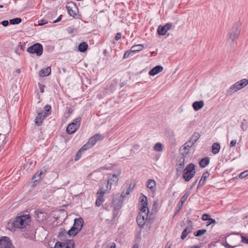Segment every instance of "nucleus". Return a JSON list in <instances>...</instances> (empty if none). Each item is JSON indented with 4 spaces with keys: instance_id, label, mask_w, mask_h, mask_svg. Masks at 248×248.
Wrapping results in <instances>:
<instances>
[{
    "instance_id": "f257e3e1",
    "label": "nucleus",
    "mask_w": 248,
    "mask_h": 248,
    "mask_svg": "<svg viewBox=\"0 0 248 248\" xmlns=\"http://www.w3.org/2000/svg\"><path fill=\"white\" fill-rule=\"evenodd\" d=\"M31 222V217L29 214L16 217L13 222L15 228L23 229L29 225Z\"/></svg>"
},
{
    "instance_id": "4468645a",
    "label": "nucleus",
    "mask_w": 248,
    "mask_h": 248,
    "mask_svg": "<svg viewBox=\"0 0 248 248\" xmlns=\"http://www.w3.org/2000/svg\"><path fill=\"white\" fill-rule=\"evenodd\" d=\"M46 117V115H44L43 112H38L35 119V124L37 126H40L43 121Z\"/></svg>"
},
{
    "instance_id": "a19ab883",
    "label": "nucleus",
    "mask_w": 248,
    "mask_h": 248,
    "mask_svg": "<svg viewBox=\"0 0 248 248\" xmlns=\"http://www.w3.org/2000/svg\"><path fill=\"white\" fill-rule=\"evenodd\" d=\"M110 189H107V185L106 186V188H104V187H100L96 194H100V192H103V195L107 193V191H109Z\"/></svg>"
},
{
    "instance_id": "9b49d317",
    "label": "nucleus",
    "mask_w": 248,
    "mask_h": 248,
    "mask_svg": "<svg viewBox=\"0 0 248 248\" xmlns=\"http://www.w3.org/2000/svg\"><path fill=\"white\" fill-rule=\"evenodd\" d=\"M66 7L70 16L75 17L77 16L78 9L74 2H68Z\"/></svg>"
},
{
    "instance_id": "4be33fe9",
    "label": "nucleus",
    "mask_w": 248,
    "mask_h": 248,
    "mask_svg": "<svg viewBox=\"0 0 248 248\" xmlns=\"http://www.w3.org/2000/svg\"><path fill=\"white\" fill-rule=\"evenodd\" d=\"M192 230V226H187L186 229L183 231L181 238L182 240H184L187 235L191 232Z\"/></svg>"
},
{
    "instance_id": "39448f33",
    "label": "nucleus",
    "mask_w": 248,
    "mask_h": 248,
    "mask_svg": "<svg viewBox=\"0 0 248 248\" xmlns=\"http://www.w3.org/2000/svg\"><path fill=\"white\" fill-rule=\"evenodd\" d=\"M81 120V118L80 117L76 118L68 124L66 130L67 134H73L79 128L80 125Z\"/></svg>"
},
{
    "instance_id": "37998d69",
    "label": "nucleus",
    "mask_w": 248,
    "mask_h": 248,
    "mask_svg": "<svg viewBox=\"0 0 248 248\" xmlns=\"http://www.w3.org/2000/svg\"><path fill=\"white\" fill-rule=\"evenodd\" d=\"M92 147L87 142L79 150L82 152L86 151Z\"/></svg>"
},
{
    "instance_id": "aec40b11",
    "label": "nucleus",
    "mask_w": 248,
    "mask_h": 248,
    "mask_svg": "<svg viewBox=\"0 0 248 248\" xmlns=\"http://www.w3.org/2000/svg\"><path fill=\"white\" fill-rule=\"evenodd\" d=\"M204 105V102L202 100L195 101L192 104V107L195 111H198L201 109Z\"/></svg>"
},
{
    "instance_id": "052dcab7",
    "label": "nucleus",
    "mask_w": 248,
    "mask_h": 248,
    "mask_svg": "<svg viewBox=\"0 0 248 248\" xmlns=\"http://www.w3.org/2000/svg\"><path fill=\"white\" fill-rule=\"evenodd\" d=\"M121 36H122V34L120 32H118L116 34V35L115 36V39L116 40L118 41L121 39Z\"/></svg>"
},
{
    "instance_id": "f704fd0d",
    "label": "nucleus",
    "mask_w": 248,
    "mask_h": 248,
    "mask_svg": "<svg viewBox=\"0 0 248 248\" xmlns=\"http://www.w3.org/2000/svg\"><path fill=\"white\" fill-rule=\"evenodd\" d=\"M41 172H38V171L34 174L33 177L32 178V180L33 182L35 183L36 182H37L39 181L41 178Z\"/></svg>"
},
{
    "instance_id": "b1692460",
    "label": "nucleus",
    "mask_w": 248,
    "mask_h": 248,
    "mask_svg": "<svg viewBox=\"0 0 248 248\" xmlns=\"http://www.w3.org/2000/svg\"><path fill=\"white\" fill-rule=\"evenodd\" d=\"M73 226L68 231V235L69 236H74L77 235L81 230Z\"/></svg>"
},
{
    "instance_id": "774afa93",
    "label": "nucleus",
    "mask_w": 248,
    "mask_h": 248,
    "mask_svg": "<svg viewBox=\"0 0 248 248\" xmlns=\"http://www.w3.org/2000/svg\"><path fill=\"white\" fill-rule=\"evenodd\" d=\"M226 248H233L232 246L229 245L227 242H226L224 244H223Z\"/></svg>"
},
{
    "instance_id": "6e6d98bb",
    "label": "nucleus",
    "mask_w": 248,
    "mask_h": 248,
    "mask_svg": "<svg viewBox=\"0 0 248 248\" xmlns=\"http://www.w3.org/2000/svg\"><path fill=\"white\" fill-rule=\"evenodd\" d=\"M46 167H44L38 172H41V175H44L46 172Z\"/></svg>"
},
{
    "instance_id": "a878e982",
    "label": "nucleus",
    "mask_w": 248,
    "mask_h": 248,
    "mask_svg": "<svg viewBox=\"0 0 248 248\" xmlns=\"http://www.w3.org/2000/svg\"><path fill=\"white\" fill-rule=\"evenodd\" d=\"M209 162H210L209 157H204L200 160V161L199 162L200 166L202 168H204L209 164Z\"/></svg>"
},
{
    "instance_id": "72a5a7b5",
    "label": "nucleus",
    "mask_w": 248,
    "mask_h": 248,
    "mask_svg": "<svg viewBox=\"0 0 248 248\" xmlns=\"http://www.w3.org/2000/svg\"><path fill=\"white\" fill-rule=\"evenodd\" d=\"M163 147L164 146L162 143L158 142L155 145L154 149L156 151L161 152L163 150Z\"/></svg>"
},
{
    "instance_id": "de8ad7c7",
    "label": "nucleus",
    "mask_w": 248,
    "mask_h": 248,
    "mask_svg": "<svg viewBox=\"0 0 248 248\" xmlns=\"http://www.w3.org/2000/svg\"><path fill=\"white\" fill-rule=\"evenodd\" d=\"M186 156H184V155H182V156L179 158L178 162H179L180 164H182V165H185V157Z\"/></svg>"
},
{
    "instance_id": "2f4dec72",
    "label": "nucleus",
    "mask_w": 248,
    "mask_h": 248,
    "mask_svg": "<svg viewBox=\"0 0 248 248\" xmlns=\"http://www.w3.org/2000/svg\"><path fill=\"white\" fill-rule=\"evenodd\" d=\"M168 31L164 26H159L157 29L158 34L160 35H164Z\"/></svg>"
},
{
    "instance_id": "dca6fc26",
    "label": "nucleus",
    "mask_w": 248,
    "mask_h": 248,
    "mask_svg": "<svg viewBox=\"0 0 248 248\" xmlns=\"http://www.w3.org/2000/svg\"><path fill=\"white\" fill-rule=\"evenodd\" d=\"M84 224V220L82 218L79 217L77 218H75L74 219V223L73 226L75 227L79 228L80 230L83 227Z\"/></svg>"
},
{
    "instance_id": "393cba45",
    "label": "nucleus",
    "mask_w": 248,
    "mask_h": 248,
    "mask_svg": "<svg viewBox=\"0 0 248 248\" xmlns=\"http://www.w3.org/2000/svg\"><path fill=\"white\" fill-rule=\"evenodd\" d=\"M100 192V194H97L98 196L95 202V205L98 207L100 206L104 201L103 192L101 191Z\"/></svg>"
},
{
    "instance_id": "412c9836",
    "label": "nucleus",
    "mask_w": 248,
    "mask_h": 248,
    "mask_svg": "<svg viewBox=\"0 0 248 248\" xmlns=\"http://www.w3.org/2000/svg\"><path fill=\"white\" fill-rule=\"evenodd\" d=\"M209 173L208 171H207L204 172L202 174V178L199 181V183L198 184V187L202 186H203L205 184L206 180L209 177Z\"/></svg>"
},
{
    "instance_id": "cd10ccee",
    "label": "nucleus",
    "mask_w": 248,
    "mask_h": 248,
    "mask_svg": "<svg viewBox=\"0 0 248 248\" xmlns=\"http://www.w3.org/2000/svg\"><path fill=\"white\" fill-rule=\"evenodd\" d=\"M88 47V45L87 43L83 42L80 43L78 46V51L80 52H85Z\"/></svg>"
},
{
    "instance_id": "ddd939ff",
    "label": "nucleus",
    "mask_w": 248,
    "mask_h": 248,
    "mask_svg": "<svg viewBox=\"0 0 248 248\" xmlns=\"http://www.w3.org/2000/svg\"><path fill=\"white\" fill-rule=\"evenodd\" d=\"M193 145V144L189 141L186 142L180 149V151L181 152V154L184 156H186L189 153V149Z\"/></svg>"
},
{
    "instance_id": "9d476101",
    "label": "nucleus",
    "mask_w": 248,
    "mask_h": 248,
    "mask_svg": "<svg viewBox=\"0 0 248 248\" xmlns=\"http://www.w3.org/2000/svg\"><path fill=\"white\" fill-rule=\"evenodd\" d=\"M0 248H16L11 240L7 236H2L0 238Z\"/></svg>"
},
{
    "instance_id": "4c0bfd02",
    "label": "nucleus",
    "mask_w": 248,
    "mask_h": 248,
    "mask_svg": "<svg viewBox=\"0 0 248 248\" xmlns=\"http://www.w3.org/2000/svg\"><path fill=\"white\" fill-rule=\"evenodd\" d=\"M240 127L244 132L247 131L248 127V123L246 120H243V122L241 123Z\"/></svg>"
},
{
    "instance_id": "2eb2a0df",
    "label": "nucleus",
    "mask_w": 248,
    "mask_h": 248,
    "mask_svg": "<svg viewBox=\"0 0 248 248\" xmlns=\"http://www.w3.org/2000/svg\"><path fill=\"white\" fill-rule=\"evenodd\" d=\"M163 70V67L161 65H157L153 68L149 72L150 76H155L158 73L162 72Z\"/></svg>"
},
{
    "instance_id": "680f3d73",
    "label": "nucleus",
    "mask_w": 248,
    "mask_h": 248,
    "mask_svg": "<svg viewBox=\"0 0 248 248\" xmlns=\"http://www.w3.org/2000/svg\"><path fill=\"white\" fill-rule=\"evenodd\" d=\"M15 52L17 54H18V55H20V48H19V46H16L15 47Z\"/></svg>"
},
{
    "instance_id": "20e7f679",
    "label": "nucleus",
    "mask_w": 248,
    "mask_h": 248,
    "mask_svg": "<svg viewBox=\"0 0 248 248\" xmlns=\"http://www.w3.org/2000/svg\"><path fill=\"white\" fill-rule=\"evenodd\" d=\"M195 165L190 163L183 170V178L186 182L189 181L195 175Z\"/></svg>"
},
{
    "instance_id": "f03ea898",
    "label": "nucleus",
    "mask_w": 248,
    "mask_h": 248,
    "mask_svg": "<svg viewBox=\"0 0 248 248\" xmlns=\"http://www.w3.org/2000/svg\"><path fill=\"white\" fill-rule=\"evenodd\" d=\"M248 85V80L246 78L241 79L232 84L227 90L226 95H232L235 92L245 87Z\"/></svg>"
},
{
    "instance_id": "c756f323",
    "label": "nucleus",
    "mask_w": 248,
    "mask_h": 248,
    "mask_svg": "<svg viewBox=\"0 0 248 248\" xmlns=\"http://www.w3.org/2000/svg\"><path fill=\"white\" fill-rule=\"evenodd\" d=\"M220 146L219 143L215 142L212 145V152L216 155L217 154L220 150Z\"/></svg>"
},
{
    "instance_id": "5fc2aeb1",
    "label": "nucleus",
    "mask_w": 248,
    "mask_h": 248,
    "mask_svg": "<svg viewBox=\"0 0 248 248\" xmlns=\"http://www.w3.org/2000/svg\"><path fill=\"white\" fill-rule=\"evenodd\" d=\"M167 31L169 30L172 26V24L171 23H168L164 25Z\"/></svg>"
},
{
    "instance_id": "6ab92c4d",
    "label": "nucleus",
    "mask_w": 248,
    "mask_h": 248,
    "mask_svg": "<svg viewBox=\"0 0 248 248\" xmlns=\"http://www.w3.org/2000/svg\"><path fill=\"white\" fill-rule=\"evenodd\" d=\"M190 194V191L189 190H187L184 196L181 198L180 202L177 204V206H180V208H182L183 205L187 197Z\"/></svg>"
},
{
    "instance_id": "a18cd8bd",
    "label": "nucleus",
    "mask_w": 248,
    "mask_h": 248,
    "mask_svg": "<svg viewBox=\"0 0 248 248\" xmlns=\"http://www.w3.org/2000/svg\"><path fill=\"white\" fill-rule=\"evenodd\" d=\"M133 53L132 51H131V49L129 50H127L125 52L124 56L123 59H125L128 58L131 55V54Z\"/></svg>"
},
{
    "instance_id": "7c9ffc66",
    "label": "nucleus",
    "mask_w": 248,
    "mask_h": 248,
    "mask_svg": "<svg viewBox=\"0 0 248 248\" xmlns=\"http://www.w3.org/2000/svg\"><path fill=\"white\" fill-rule=\"evenodd\" d=\"M135 184H130L128 188L127 189L126 192L124 193V191H123L122 193V196L123 197H125L126 195H129L130 193H131L133 191L135 187Z\"/></svg>"
},
{
    "instance_id": "69168bd1",
    "label": "nucleus",
    "mask_w": 248,
    "mask_h": 248,
    "mask_svg": "<svg viewBox=\"0 0 248 248\" xmlns=\"http://www.w3.org/2000/svg\"><path fill=\"white\" fill-rule=\"evenodd\" d=\"M75 31L76 30L74 28H69L68 30V31L69 33H74Z\"/></svg>"
},
{
    "instance_id": "0eeeda50",
    "label": "nucleus",
    "mask_w": 248,
    "mask_h": 248,
    "mask_svg": "<svg viewBox=\"0 0 248 248\" xmlns=\"http://www.w3.org/2000/svg\"><path fill=\"white\" fill-rule=\"evenodd\" d=\"M121 173V170H118L117 174H109L108 178L107 184L108 189H111L112 185H117L119 180V176L120 175Z\"/></svg>"
},
{
    "instance_id": "7ed1b4c3",
    "label": "nucleus",
    "mask_w": 248,
    "mask_h": 248,
    "mask_svg": "<svg viewBox=\"0 0 248 248\" xmlns=\"http://www.w3.org/2000/svg\"><path fill=\"white\" fill-rule=\"evenodd\" d=\"M149 213L140 212L137 217V222L138 226L141 228H143L145 224L146 223L147 226L150 225L153 223V219L149 217Z\"/></svg>"
},
{
    "instance_id": "864d4df0",
    "label": "nucleus",
    "mask_w": 248,
    "mask_h": 248,
    "mask_svg": "<svg viewBox=\"0 0 248 248\" xmlns=\"http://www.w3.org/2000/svg\"><path fill=\"white\" fill-rule=\"evenodd\" d=\"M241 242L243 243L248 244V238H247L244 236H241Z\"/></svg>"
},
{
    "instance_id": "e2e57ef3",
    "label": "nucleus",
    "mask_w": 248,
    "mask_h": 248,
    "mask_svg": "<svg viewBox=\"0 0 248 248\" xmlns=\"http://www.w3.org/2000/svg\"><path fill=\"white\" fill-rule=\"evenodd\" d=\"M236 140H232L230 144V147H232L236 145Z\"/></svg>"
},
{
    "instance_id": "09e8293b",
    "label": "nucleus",
    "mask_w": 248,
    "mask_h": 248,
    "mask_svg": "<svg viewBox=\"0 0 248 248\" xmlns=\"http://www.w3.org/2000/svg\"><path fill=\"white\" fill-rule=\"evenodd\" d=\"M93 137L95 138V140H96L97 142V141L101 140L104 137L100 134H96L93 136Z\"/></svg>"
},
{
    "instance_id": "bb28decb",
    "label": "nucleus",
    "mask_w": 248,
    "mask_h": 248,
    "mask_svg": "<svg viewBox=\"0 0 248 248\" xmlns=\"http://www.w3.org/2000/svg\"><path fill=\"white\" fill-rule=\"evenodd\" d=\"M143 48V45L141 44L134 45L131 47V51L135 53L141 51Z\"/></svg>"
},
{
    "instance_id": "bf43d9fd",
    "label": "nucleus",
    "mask_w": 248,
    "mask_h": 248,
    "mask_svg": "<svg viewBox=\"0 0 248 248\" xmlns=\"http://www.w3.org/2000/svg\"><path fill=\"white\" fill-rule=\"evenodd\" d=\"M9 22L8 20H3L1 22V24L4 27H7L8 26Z\"/></svg>"
},
{
    "instance_id": "5701e85b",
    "label": "nucleus",
    "mask_w": 248,
    "mask_h": 248,
    "mask_svg": "<svg viewBox=\"0 0 248 248\" xmlns=\"http://www.w3.org/2000/svg\"><path fill=\"white\" fill-rule=\"evenodd\" d=\"M147 187L152 191H155L156 189V183L153 179H149L147 183Z\"/></svg>"
},
{
    "instance_id": "79ce46f5",
    "label": "nucleus",
    "mask_w": 248,
    "mask_h": 248,
    "mask_svg": "<svg viewBox=\"0 0 248 248\" xmlns=\"http://www.w3.org/2000/svg\"><path fill=\"white\" fill-rule=\"evenodd\" d=\"M112 205L111 204V203L107 202L103 205V208L107 211H110L112 207Z\"/></svg>"
},
{
    "instance_id": "c03bdc74",
    "label": "nucleus",
    "mask_w": 248,
    "mask_h": 248,
    "mask_svg": "<svg viewBox=\"0 0 248 248\" xmlns=\"http://www.w3.org/2000/svg\"><path fill=\"white\" fill-rule=\"evenodd\" d=\"M239 177L241 179L248 177V170L244 171L241 172L239 175Z\"/></svg>"
},
{
    "instance_id": "1a4fd4ad",
    "label": "nucleus",
    "mask_w": 248,
    "mask_h": 248,
    "mask_svg": "<svg viewBox=\"0 0 248 248\" xmlns=\"http://www.w3.org/2000/svg\"><path fill=\"white\" fill-rule=\"evenodd\" d=\"M240 32V24L236 23L234 24L230 32L229 38L232 41L235 40L238 37Z\"/></svg>"
},
{
    "instance_id": "473e14b6",
    "label": "nucleus",
    "mask_w": 248,
    "mask_h": 248,
    "mask_svg": "<svg viewBox=\"0 0 248 248\" xmlns=\"http://www.w3.org/2000/svg\"><path fill=\"white\" fill-rule=\"evenodd\" d=\"M51 107L49 105H46L44 107V112H43L44 115H46V117H47L51 113Z\"/></svg>"
},
{
    "instance_id": "49530a36",
    "label": "nucleus",
    "mask_w": 248,
    "mask_h": 248,
    "mask_svg": "<svg viewBox=\"0 0 248 248\" xmlns=\"http://www.w3.org/2000/svg\"><path fill=\"white\" fill-rule=\"evenodd\" d=\"M81 153H82V151L80 150H79L78 151V152L77 153L76 156L75 157V161H77V160H79V159L80 158V157L81 156Z\"/></svg>"
},
{
    "instance_id": "e433bc0d",
    "label": "nucleus",
    "mask_w": 248,
    "mask_h": 248,
    "mask_svg": "<svg viewBox=\"0 0 248 248\" xmlns=\"http://www.w3.org/2000/svg\"><path fill=\"white\" fill-rule=\"evenodd\" d=\"M206 231L207 230L206 229L199 230L194 232V234L195 236L199 237L204 234Z\"/></svg>"
},
{
    "instance_id": "6e6552de",
    "label": "nucleus",
    "mask_w": 248,
    "mask_h": 248,
    "mask_svg": "<svg viewBox=\"0 0 248 248\" xmlns=\"http://www.w3.org/2000/svg\"><path fill=\"white\" fill-rule=\"evenodd\" d=\"M140 202L139 209L140 212L144 213L147 211L149 213V210L148 207V200L147 197L141 193L139 198Z\"/></svg>"
},
{
    "instance_id": "0e129e2a",
    "label": "nucleus",
    "mask_w": 248,
    "mask_h": 248,
    "mask_svg": "<svg viewBox=\"0 0 248 248\" xmlns=\"http://www.w3.org/2000/svg\"><path fill=\"white\" fill-rule=\"evenodd\" d=\"M18 46H19V48L20 50L23 51L25 49V46L24 44H22L21 42L19 43V45H18Z\"/></svg>"
},
{
    "instance_id": "338daca9",
    "label": "nucleus",
    "mask_w": 248,
    "mask_h": 248,
    "mask_svg": "<svg viewBox=\"0 0 248 248\" xmlns=\"http://www.w3.org/2000/svg\"><path fill=\"white\" fill-rule=\"evenodd\" d=\"M62 15H60L55 20L53 21V23H57L60 21L62 19Z\"/></svg>"
},
{
    "instance_id": "8fccbe9b",
    "label": "nucleus",
    "mask_w": 248,
    "mask_h": 248,
    "mask_svg": "<svg viewBox=\"0 0 248 248\" xmlns=\"http://www.w3.org/2000/svg\"><path fill=\"white\" fill-rule=\"evenodd\" d=\"M216 223V221L215 219L210 217L209 220H208L207 226H209L212 224H215Z\"/></svg>"
},
{
    "instance_id": "13d9d810",
    "label": "nucleus",
    "mask_w": 248,
    "mask_h": 248,
    "mask_svg": "<svg viewBox=\"0 0 248 248\" xmlns=\"http://www.w3.org/2000/svg\"><path fill=\"white\" fill-rule=\"evenodd\" d=\"M39 25H44L47 23V21L46 19H43L38 21Z\"/></svg>"
},
{
    "instance_id": "3c124183",
    "label": "nucleus",
    "mask_w": 248,
    "mask_h": 248,
    "mask_svg": "<svg viewBox=\"0 0 248 248\" xmlns=\"http://www.w3.org/2000/svg\"><path fill=\"white\" fill-rule=\"evenodd\" d=\"M177 168H176V171L177 172H181L182 170L183 169V168L184 167V165H182V164H180V163L178 165H177Z\"/></svg>"
},
{
    "instance_id": "c85d7f7f",
    "label": "nucleus",
    "mask_w": 248,
    "mask_h": 248,
    "mask_svg": "<svg viewBox=\"0 0 248 248\" xmlns=\"http://www.w3.org/2000/svg\"><path fill=\"white\" fill-rule=\"evenodd\" d=\"M200 135L199 133L195 132L190 137L189 141L192 143L193 145L199 139Z\"/></svg>"
},
{
    "instance_id": "423d86ee",
    "label": "nucleus",
    "mask_w": 248,
    "mask_h": 248,
    "mask_svg": "<svg viewBox=\"0 0 248 248\" xmlns=\"http://www.w3.org/2000/svg\"><path fill=\"white\" fill-rule=\"evenodd\" d=\"M27 51L31 54H35L37 56L42 55L43 51L42 45L40 43H36L27 49Z\"/></svg>"
},
{
    "instance_id": "58836bf2",
    "label": "nucleus",
    "mask_w": 248,
    "mask_h": 248,
    "mask_svg": "<svg viewBox=\"0 0 248 248\" xmlns=\"http://www.w3.org/2000/svg\"><path fill=\"white\" fill-rule=\"evenodd\" d=\"M114 210L113 213V218H115L118 215L119 211L118 209L120 207L118 206L114 205Z\"/></svg>"
},
{
    "instance_id": "f3484780",
    "label": "nucleus",
    "mask_w": 248,
    "mask_h": 248,
    "mask_svg": "<svg viewBox=\"0 0 248 248\" xmlns=\"http://www.w3.org/2000/svg\"><path fill=\"white\" fill-rule=\"evenodd\" d=\"M67 235L68 232H67L64 228H61L60 230L58 237L61 241H65L67 238Z\"/></svg>"
},
{
    "instance_id": "ea45409f",
    "label": "nucleus",
    "mask_w": 248,
    "mask_h": 248,
    "mask_svg": "<svg viewBox=\"0 0 248 248\" xmlns=\"http://www.w3.org/2000/svg\"><path fill=\"white\" fill-rule=\"evenodd\" d=\"M87 143L91 146L92 147L96 143V140H95V138L93 136L91 137L87 142Z\"/></svg>"
},
{
    "instance_id": "4d7b16f0",
    "label": "nucleus",
    "mask_w": 248,
    "mask_h": 248,
    "mask_svg": "<svg viewBox=\"0 0 248 248\" xmlns=\"http://www.w3.org/2000/svg\"><path fill=\"white\" fill-rule=\"evenodd\" d=\"M39 87L40 92L41 93H43L44 92V88L45 87V86L44 85L39 83Z\"/></svg>"
},
{
    "instance_id": "c9c22d12",
    "label": "nucleus",
    "mask_w": 248,
    "mask_h": 248,
    "mask_svg": "<svg viewBox=\"0 0 248 248\" xmlns=\"http://www.w3.org/2000/svg\"><path fill=\"white\" fill-rule=\"evenodd\" d=\"M22 21V19L19 17H16L10 20L9 22L11 24L16 25L20 23Z\"/></svg>"
},
{
    "instance_id": "603ef678",
    "label": "nucleus",
    "mask_w": 248,
    "mask_h": 248,
    "mask_svg": "<svg viewBox=\"0 0 248 248\" xmlns=\"http://www.w3.org/2000/svg\"><path fill=\"white\" fill-rule=\"evenodd\" d=\"M210 218V216L208 214H204L202 216V219L204 221H208Z\"/></svg>"
},
{
    "instance_id": "f8f14e48",
    "label": "nucleus",
    "mask_w": 248,
    "mask_h": 248,
    "mask_svg": "<svg viewBox=\"0 0 248 248\" xmlns=\"http://www.w3.org/2000/svg\"><path fill=\"white\" fill-rule=\"evenodd\" d=\"M74 243L72 240H67L66 242H57L54 248H74Z\"/></svg>"
},
{
    "instance_id": "a211bd4d",
    "label": "nucleus",
    "mask_w": 248,
    "mask_h": 248,
    "mask_svg": "<svg viewBox=\"0 0 248 248\" xmlns=\"http://www.w3.org/2000/svg\"><path fill=\"white\" fill-rule=\"evenodd\" d=\"M51 69L50 67H47V68L42 69L39 73L40 77H45L48 76L50 75Z\"/></svg>"
}]
</instances>
